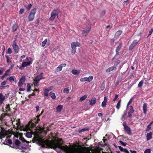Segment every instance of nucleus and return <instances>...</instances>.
Wrapping results in <instances>:
<instances>
[{
	"label": "nucleus",
	"mask_w": 153,
	"mask_h": 153,
	"mask_svg": "<svg viewBox=\"0 0 153 153\" xmlns=\"http://www.w3.org/2000/svg\"><path fill=\"white\" fill-rule=\"evenodd\" d=\"M63 141L62 139H57L56 142L53 141L51 142L53 149L58 148L64 151L65 153H88L84 148L82 147H74L71 148L67 146H62Z\"/></svg>",
	"instance_id": "f257e3e1"
},
{
	"label": "nucleus",
	"mask_w": 153,
	"mask_h": 153,
	"mask_svg": "<svg viewBox=\"0 0 153 153\" xmlns=\"http://www.w3.org/2000/svg\"><path fill=\"white\" fill-rule=\"evenodd\" d=\"M40 115L41 114L37 115L36 117V118H35L34 120H30L27 125L26 126V128L29 129L33 128L35 126L36 124L40 120L39 118Z\"/></svg>",
	"instance_id": "f03ea898"
},
{
	"label": "nucleus",
	"mask_w": 153,
	"mask_h": 153,
	"mask_svg": "<svg viewBox=\"0 0 153 153\" xmlns=\"http://www.w3.org/2000/svg\"><path fill=\"white\" fill-rule=\"evenodd\" d=\"M60 13V10L59 9H54L51 12V16L49 18V20L51 21H53L56 17H58V14Z\"/></svg>",
	"instance_id": "7ed1b4c3"
},
{
	"label": "nucleus",
	"mask_w": 153,
	"mask_h": 153,
	"mask_svg": "<svg viewBox=\"0 0 153 153\" xmlns=\"http://www.w3.org/2000/svg\"><path fill=\"white\" fill-rule=\"evenodd\" d=\"M81 44L78 42H73L71 44V53L72 55L74 54L76 52V47H80Z\"/></svg>",
	"instance_id": "20e7f679"
},
{
	"label": "nucleus",
	"mask_w": 153,
	"mask_h": 153,
	"mask_svg": "<svg viewBox=\"0 0 153 153\" xmlns=\"http://www.w3.org/2000/svg\"><path fill=\"white\" fill-rule=\"evenodd\" d=\"M43 74L42 73H41L40 75L37 76L35 77L33 79L34 84L35 86H38V83L39 81L41 79H44L45 78L43 76H42V74Z\"/></svg>",
	"instance_id": "39448f33"
},
{
	"label": "nucleus",
	"mask_w": 153,
	"mask_h": 153,
	"mask_svg": "<svg viewBox=\"0 0 153 153\" xmlns=\"http://www.w3.org/2000/svg\"><path fill=\"white\" fill-rule=\"evenodd\" d=\"M36 13V9L34 8L32 9L28 16V21L29 22L32 21L35 17V15Z\"/></svg>",
	"instance_id": "423d86ee"
},
{
	"label": "nucleus",
	"mask_w": 153,
	"mask_h": 153,
	"mask_svg": "<svg viewBox=\"0 0 153 153\" xmlns=\"http://www.w3.org/2000/svg\"><path fill=\"white\" fill-rule=\"evenodd\" d=\"M26 80V77L25 76H23L20 79L18 83V85L19 87H22L24 84L26 85L25 82Z\"/></svg>",
	"instance_id": "0eeeda50"
},
{
	"label": "nucleus",
	"mask_w": 153,
	"mask_h": 153,
	"mask_svg": "<svg viewBox=\"0 0 153 153\" xmlns=\"http://www.w3.org/2000/svg\"><path fill=\"white\" fill-rule=\"evenodd\" d=\"M91 29V26L90 25H88L85 27V30L82 31V35L84 36H86L87 34L89 33Z\"/></svg>",
	"instance_id": "6e6552de"
},
{
	"label": "nucleus",
	"mask_w": 153,
	"mask_h": 153,
	"mask_svg": "<svg viewBox=\"0 0 153 153\" xmlns=\"http://www.w3.org/2000/svg\"><path fill=\"white\" fill-rule=\"evenodd\" d=\"M12 47L14 50V52L15 53H18L19 50V48L16 43L15 40L13 42Z\"/></svg>",
	"instance_id": "1a4fd4ad"
},
{
	"label": "nucleus",
	"mask_w": 153,
	"mask_h": 153,
	"mask_svg": "<svg viewBox=\"0 0 153 153\" xmlns=\"http://www.w3.org/2000/svg\"><path fill=\"white\" fill-rule=\"evenodd\" d=\"M20 143V142L18 139L16 140L14 143L13 142L12 145L10 146V147L16 149H19V145Z\"/></svg>",
	"instance_id": "9d476101"
},
{
	"label": "nucleus",
	"mask_w": 153,
	"mask_h": 153,
	"mask_svg": "<svg viewBox=\"0 0 153 153\" xmlns=\"http://www.w3.org/2000/svg\"><path fill=\"white\" fill-rule=\"evenodd\" d=\"M139 42V40L137 39L134 40L129 47V50H132L136 45Z\"/></svg>",
	"instance_id": "9b49d317"
},
{
	"label": "nucleus",
	"mask_w": 153,
	"mask_h": 153,
	"mask_svg": "<svg viewBox=\"0 0 153 153\" xmlns=\"http://www.w3.org/2000/svg\"><path fill=\"white\" fill-rule=\"evenodd\" d=\"M50 145H51V142H50L48 140H43V143L42 144V147L47 148Z\"/></svg>",
	"instance_id": "f8f14e48"
},
{
	"label": "nucleus",
	"mask_w": 153,
	"mask_h": 153,
	"mask_svg": "<svg viewBox=\"0 0 153 153\" xmlns=\"http://www.w3.org/2000/svg\"><path fill=\"white\" fill-rule=\"evenodd\" d=\"M7 133L4 128H1L0 131V138L1 139L2 138L5 137L7 135Z\"/></svg>",
	"instance_id": "ddd939ff"
},
{
	"label": "nucleus",
	"mask_w": 153,
	"mask_h": 153,
	"mask_svg": "<svg viewBox=\"0 0 153 153\" xmlns=\"http://www.w3.org/2000/svg\"><path fill=\"white\" fill-rule=\"evenodd\" d=\"M66 65L65 64H62L59 65L58 67L55 68V72H57L61 71L62 69V67H65Z\"/></svg>",
	"instance_id": "4468645a"
},
{
	"label": "nucleus",
	"mask_w": 153,
	"mask_h": 153,
	"mask_svg": "<svg viewBox=\"0 0 153 153\" xmlns=\"http://www.w3.org/2000/svg\"><path fill=\"white\" fill-rule=\"evenodd\" d=\"M143 109L144 114L146 115L147 111V103H145L143 104Z\"/></svg>",
	"instance_id": "2eb2a0df"
},
{
	"label": "nucleus",
	"mask_w": 153,
	"mask_h": 153,
	"mask_svg": "<svg viewBox=\"0 0 153 153\" xmlns=\"http://www.w3.org/2000/svg\"><path fill=\"white\" fill-rule=\"evenodd\" d=\"M122 43H120L119 45L117 47L116 49V55H118L119 54V51L122 47Z\"/></svg>",
	"instance_id": "dca6fc26"
},
{
	"label": "nucleus",
	"mask_w": 153,
	"mask_h": 153,
	"mask_svg": "<svg viewBox=\"0 0 153 153\" xmlns=\"http://www.w3.org/2000/svg\"><path fill=\"white\" fill-rule=\"evenodd\" d=\"M130 109L128 113V117H131L132 115V114L134 112V110L133 107L131 105L130 106Z\"/></svg>",
	"instance_id": "f3484780"
},
{
	"label": "nucleus",
	"mask_w": 153,
	"mask_h": 153,
	"mask_svg": "<svg viewBox=\"0 0 153 153\" xmlns=\"http://www.w3.org/2000/svg\"><path fill=\"white\" fill-rule=\"evenodd\" d=\"M32 63L30 61L24 62L22 64V67L24 68L30 65Z\"/></svg>",
	"instance_id": "a211bd4d"
},
{
	"label": "nucleus",
	"mask_w": 153,
	"mask_h": 153,
	"mask_svg": "<svg viewBox=\"0 0 153 153\" xmlns=\"http://www.w3.org/2000/svg\"><path fill=\"white\" fill-rule=\"evenodd\" d=\"M89 104L91 105H93L97 101V99L95 97L89 100Z\"/></svg>",
	"instance_id": "6ab92c4d"
},
{
	"label": "nucleus",
	"mask_w": 153,
	"mask_h": 153,
	"mask_svg": "<svg viewBox=\"0 0 153 153\" xmlns=\"http://www.w3.org/2000/svg\"><path fill=\"white\" fill-rule=\"evenodd\" d=\"M7 80H8L10 82H13L15 81L16 82V79L14 76H11L7 78Z\"/></svg>",
	"instance_id": "aec40b11"
},
{
	"label": "nucleus",
	"mask_w": 153,
	"mask_h": 153,
	"mask_svg": "<svg viewBox=\"0 0 153 153\" xmlns=\"http://www.w3.org/2000/svg\"><path fill=\"white\" fill-rule=\"evenodd\" d=\"M122 31L121 30H119L115 33L114 37L117 39L119 38L120 35L122 33Z\"/></svg>",
	"instance_id": "412c9836"
},
{
	"label": "nucleus",
	"mask_w": 153,
	"mask_h": 153,
	"mask_svg": "<svg viewBox=\"0 0 153 153\" xmlns=\"http://www.w3.org/2000/svg\"><path fill=\"white\" fill-rule=\"evenodd\" d=\"M126 132L129 135H131V132L130 128L128 126H126L124 129Z\"/></svg>",
	"instance_id": "4be33fe9"
},
{
	"label": "nucleus",
	"mask_w": 153,
	"mask_h": 153,
	"mask_svg": "<svg viewBox=\"0 0 153 153\" xmlns=\"http://www.w3.org/2000/svg\"><path fill=\"white\" fill-rule=\"evenodd\" d=\"M117 68L115 66H112L107 69L106 70V72L107 73L113 70H116Z\"/></svg>",
	"instance_id": "5701e85b"
},
{
	"label": "nucleus",
	"mask_w": 153,
	"mask_h": 153,
	"mask_svg": "<svg viewBox=\"0 0 153 153\" xmlns=\"http://www.w3.org/2000/svg\"><path fill=\"white\" fill-rule=\"evenodd\" d=\"M72 73L75 75H78L80 73V71L79 70H76L73 69L71 71Z\"/></svg>",
	"instance_id": "b1692460"
},
{
	"label": "nucleus",
	"mask_w": 153,
	"mask_h": 153,
	"mask_svg": "<svg viewBox=\"0 0 153 153\" xmlns=\"http://www.w3.org/2000/svg\"><path fill=\"white\" fill-rule=\"evenodd\" d=\"M5 99V97L4 96L2 93H0V103H2Z\"/></svg>",
	"instance_id": "393cba45"
},
{
	"label": "nucleus",
	"mask_w": 153,
	"mask_h": 153,
	"mask_svg": "<svg viewBox=\"0 0 153 153\" xmlns=\"http://www.w3.org/2000/svg\"><path fill=\"white\" fill-rule=\"evenodd\" d=\"M152 133L150 132L147 134L146 135V139L147 140H149L152 138Z\"/></svg>",
	"instance_id": "a878e982"
},
{
	"label": "nucleus",
	"mask_w": 153,
	"mask_h": 153,
	"mask_svg": "<svg viewBox=\"0 0 153 153\" xmlns=\"http://www.w3.org/2000/svg\"><path fill=\"white\" fill-rule=\"evenodd\" d=\"M5 57L7 59V63H11L12 61L11 60L12 59V57H10L8 55H5Z\"/></svg>",
	"instance_id": "bb28decb"
},
{
	"label": "nucleus",
	"mask_w": 153,
	"mask_h": 153,
	"mask_svg": "<svg viewBox=\"0 0 153 153\" xmlns=\"http://www.w3.org/2000/svg\"><path fill=\"white\" fill-rule=\"evenodd\" d=\"M18 28V25L16 24H14L12 26V30L13 32L16 31Z\"/></svg>",
	"instance_id": "cd10ccee"
},
{
	"label": "nucleus",
	"mask_w": 153,
	"mask_h": 153,
	"mask_svg": "<svg viewBox=\"0 0 153 153\" xmlns=\"http://www.w3.org/2000/svg\"><path fill=\"white\" fill-rule=\"evenodd\" d=\"M63 105H58L56 108V109L57 111L60 112L62 109L63 108Z\"/></svg>",
	"instance_id": "c85d7f7f"
},
{
	"label": "nucleus",
	"mask_w": 153,
	"mask_h": 153,
	"mask_svg": "<svg viewBox=\"0 0 153 153\" xmlns=\"http://www.w3.org/2000/svg\"><path fill=\"white\" fill-rule=\"evenodd\" d=\"M50 95L52 99L55 100L56 98V96H55L54 93L52 92H50Z\"/></svg>",
	"instance_id": "c756f323"
},
{
	"label": "nucleus",
	"mask_w": 153,
	"mask_h": 153,
	"mask_svg": "<svg viewBox=\"0 0 153 153\" xmlns=\"http://www.w3.org/2000/svg\"><path fill=\"white\" fill-rule=\"evenodd\" d=\"M93 77L92 76H90L88 77H86V81L90 82L93 79Z\"/></svg>",
	"instance_id": "7c9ffc66"
},
{
	"label": "nucleus",
	"mask_w": 153,
	"mask_h": 153,
	"mask_svg": "<svg viewBox=\"0 0 153 153\" xmlns=\"http://www.w3.org/2000/svg\"><path fill=\"white\" fill-rule=\"evenodd\" d=\"M87 95L85 94L82 97H81L79 99V101H83L85 100L87 97Z\"/></svg>",
	"instance_id": "2f4dec72"
},
{
	"label": "nucleus",
	"mask_w": 153,
	"mask_h": 153,
	"mask_svg": "<svg viewBox=\"0 0 153 153\" xmlns=\"http://www.w3.org/2000/svg\"><path fill=\"white\" fill-rule=\"evenodd\" d=\"M121 102V100H120L118 101L116 105V108L118 110L119 109L120 107Z\"/></svg>",
	"instance_id": "473e14b6"
},
{
	"label": "nucleus",
	"mask_w": 153,
	"mask_h": 153,
	"mask_svg": "<svg viewBox=\"0 0 153 153\" xmlns=\"http://www.w3.org/2000/svg\"><path fill=\"white\" fill-rule=\"evenodd\" d=\"M89 130L88 128H83L81 130H78V131L79 133H81L82 132H84L85 131H88Z\"/></svg>",
	"instance_id": "72a5a7b5"
},
{
	"label": "nucleus",
	"mask_w": 153,
	"mask_h": 153,
	"mask_svg": "<svg viewBox=\"0 0 153 153\" xmlns=\"http://www.w3.org/2000/svg\"><path fill=\"white\" fill-rule=\"evenodd\" d=\"M32 134L30 132H27L26 134V136L28 138H30L32 136Z\"/></svg>",
	"instance_id": "f704fd0d"
},
{
	"label": "nucleus",
	"mask_w": 153,
	"mask_h": 153,
	"mask_svg": "<svg viewBox=\"0 0 153 153\" xmlns=\"http://www.w3.org/2000/svg\"><path fill=\"white\" fill-rule=\"evenodd\" d=\"M143 82L144 81L143 80H141L140 81L138 85V87L139 88L141 87L143 85Z\"/></svg>",
	"instance_id": "c9c22d12"
},
{
	"label": "nucleus",
	"mask_w": 153,
	"mask_h": 153,
	"mask_svg": "<svg viewBox=\"0 0 153 153\" xmlns=\"http://www.w3.org/2000/svg\"><path fill=\"white\" fill-rule=\"evenodd\" d=\"M106 13V11L105 10H102L100 14V17H103L105 15Z\"/></svg>",
	"instance_id": "e433bc0d"
},
{
	"label": "nucleus",
	"mask_w": 153,
	"mask_h": 153,
	"mask_svg": "<svg viewBox=\"0 0 153 153\" xmlns=\"http://www.w3.org/2000/svg\"><path fill=\"white\" fill-rule=\"evenodd\" d=\"M25 6L27 10H29L30 9L32 5L31 4H29L28 5L26 4L25 5Z\"/></svg>",
	"instance_id": "4c0bfd02"
},
{
	"label": "nucleus",
	"mask_w": 153,
	"mask_h": 153,
	"mask_svg": "<svg viewBox=\"0 0 153 153\" xmlns=\"http://www.w3.org/2000/svg\"><path fill=\"white\" fill-rule=\"evenodd\" d=\"M31 88V85L29 83H27V92H30V89Z\"/></svg>",
	"instance_id": "58836bf2"
},
{
	"label": "nucleus",
	"mask_w": 153,
	"mask_h": 153,
	"mask_svg": "<svg viewBox=\"0 0 153 153\" xmlns=\"http://www.w3.org/2000/svg\"><path fill=\"white\" fill-rule=\"evenodd\" d=\"M6 111L5 112H8L10 111V105L9 104H8L6 105Z\"/></svg>",
	"instance_id": "ea45409f"
},
{
	"label": "nucleus",
	"mask_w": 153,
	"mask_h": 153,
	"mask_svg": "<svg viewBox=\"0 0 153 153\" xmlns=\"http://www.w3.org/2000/svg\"><path fill=\"white\" fill-rule=\"evenodd\" d=\"M44 95L48 97V95L49 92L47 90V89H45L44 90Z\"/></svg>",
	"instance_id": "a19ab883"
},
{
	"label": "nucleus",
	"mask_w": 153,
	"mask_h": 153,
	"mask_svg": "<svg viewBox=\"0 0 153 153\" xmlns=\"http://www.w3.org/2000/svg\"><path fill=\"white\" fill-rule=\"evenodd\" d=\"M47 42V39H45L42 42V47H44L45 45Z\"/></svg>",
	"instance_id": "79ce46f5"
},
{
	"label": "nucleus",
	"mask_w": 153,
	"mask_h": 153,
	"mask_svg": "<svg viewBox=\"0 0 153 153\" xmlns=\"http://www.w3.org/2000/svg\"><path fill=\"white\" fill-rule=\"evenodd\" d=\"M117 39L114 37L113 39H111L110 41V43L112 45L113 44L114 42V41Z\"/></svg>",
	"instance_id": "37998d69"
},
{
	"label": "nucleus",
	"mask_w": 153,
	"mask_h": 153,
	"mask_svg": "<svg viewBox=\"0 0 153 153\" xmlns=\"http://www.w3.org/2000/svg\"><path fill=\"white\" fill-rule=\"evenodd\" d=\"M63 92L64 93L68 94L69 92V90L67 88H65L64 89Z\"/></svg>",
	"instance_id": "c03bdc74"
},
{
	"label": "nucleus",
	"mask_w": 153,
	"mask_h": 153,
	"mask_svg": "<svg viewBox=\"0 0 153 153\" xmlns=\"http://www.w3.org/2000/svg\"><path fill=\"white\" fill-rule=\"evenodd\" d=\"M53 86H51L50 87L48 88H47L45 89H47V90L48 91V92L49 91H51L52 90V89L53 88Z\"/></svg>",
	"instance_id": "a18cd8bd"
},
{
	"label": "nucleus",
	"mask_w": 153,
	"mask_h": 153,
	"mask_svg": "<svg viewBox=\"0 0 153 153\" xmlns=\"http://www.w3.org/2000/svg\"><path fill=\"white\" fill-rule=\"evenodd\" d=\"M133 100V98H131L130 100H129V101L128 102V103H127V107H128V106L129 105L131 104V103L132 102V100Z\"/></svg>",
	"instance_id": "49530a36"
},
{
	"label": "nucleus",
	"mask_w": 153,
	"mask_h": 153,
	"mask_svg": "<svg viewBox=\"0 0 153 153\" xmlns=\"http://www.w3.org/2000/svg\"><path fill=\"white\" fill-rule=\"evenodd\" d=\"M12 53V51L11 50V49L10 48H8L7 49V51L6 52L7 53V54H11Z\"/></svg>",
	"instance_id": "de8ad7c7"
},
{
	"label": "nucleus",
	"mask_w": 153,
	"mask_h": 153,
	"mask_svg": "<svg viewBox=\"0 0 153 153\" xmlns=\"http://www.w3.org/2000/svg\"><path fill=\"white\" fill-rule=\"evenodd\" d=\"M120 142L121 143V145L123 146H125L127 144L126 143H125L121 140L120 141Z\"/></svg>",
	"instance_id": "09e8293b"
},
{
	"label": "nucleus",
	"mask_w": 153,
	"mask_h": 153,
	"mask_svg": "<svg viewBox=\"0 0 153 153\" xmlns=\"http://www.w3.org/2000/svg\"><path fill=\"white\" fill-rule=\"evenodd\" d=\"M106 102L103 101L102 102L101 106L102 108L105 107L106 106Z\"/></svg>",
	"instance_id": "8fccbe9b"
},
{
	"label": "nucleus",
	"mask_w": 153,
	"mask_h": 153,
	"mask_svg": "<svg viewBox=\"0 0 153 153\" xmlns=\"http://www.w3.org/2000/svg\"><path fill=\"white\" fill-rule=\"evenodd\" d=\"M151 150L150 149H147L145 150L144 153H151Z\"/></svg>",
	"instance_id": "3c124183"
},
{
	"label": "nucleus",
	"mask_w": 153,
	"mask_h": 153,
	"mask_svg": "<svg viewBox=\"0 0 153 153\" xmlns=\"http://www.w3.org/2000/svg\"><path fill=\"white\" fill-rule=\"evenodd\" d=\"M118 147L120 150L121 151V152H123L124 150L125 149L123 148V147H122L120 146H118Z\"/></svg>",
	"instance_id": "603ef678"
},
{
	"label": "nucleus",
	"mask_w": 153,
	"mask_h": 153,
	"mask_svg": "<svg viewBox=\"0 0 153 153\" xmlns=\"http://www.w3.org/2000/svg\"><path fill=\"white\" fill-rule=\"evenodd\" d=\"M80 81L81 82L86 81V77H84L81 78L80 79Z\"/></svg>",
	"instance_id": "864d4df0"
},
{
	"label": "nucleus",
	"mask_w": 153,
	"mask_h": 153,
	"mask_svg": "<svg viewBox=\"0 0 153 153\" xmlns=\"http://www.w3.org/2000/svg\"><path fill=\"white\" fill-rule=\"evenodd\" d=\"M151 129V126L149 125H148L147 127V128L146 129V131H148L150 130Z\"/></svg>",
	"instance_id": "5fc2aeb1"
},
{
	"label": "nucleus",
	"mask_w": 153,
	"mask_h": 153,
	"mask_svg": "<svg viewBox=\"0 0 153 153\" xmlns=\"http://www.w3.org/2000/svg\"><path fill=\"white\" fill-rule=\"evenodd\" d=\"M7 142L10 144L11 145H12V144H13V143H12V142L11 140L10 139H8L7 140Z\"/></svg>",
	"instance_id": "6e6d98bb"
},
{
	"label": "nucleus",
	"mask_w": 153,
	"mask_h": 153,
	"mask_svg": "<svg viewBox=\"0 0 153 153\" xmlns=\"http://www.w3.org/2000/svg\"><path fill=\"white\" fill-rule=\"evenodd\" d=\"M20 121L19 119H18L17 123H16V125L18 126H20Z\"/></svg>",
	"instance_id": "4d7b16f0"
},
{
	"label": "nucleus",
	"mask_w": 153,
	"mask_h": 153,
	"mask_svg": "<svg viewBox=\"0 0 153 153\" xmlns=\"http://www.w3.org/2000/svg\"><path fill=\"white\" fill-rule=\"evenodd\" d=\"M153 32V28H152L151 29V30L149 32L148 36H149L151 35L152 34Z\"/></svg>",
	"instance_id": "13d9d810"
},
{
	"label": "nucleus",
	"mask_w": 153,
	"mask_h": 153,
	"mask_svg": "<svg viewBox=\"0 0 153 153\" xmlns=\"http://www.w3.org/2000/svg\"><path fill=\"white\" fill-rule=\"evenodd\" d=\"M118 95L116 94L115 96V98L113 99V101H115L118 98Z\"/></svg>",
	"instance_id": "bf43d9fd"
},
{
	"label": "nucleus",
	"mask_w": 153,
	"mask_h": 153,
	"mask_svg": "<svg viewBox=\"0 0 153 153\" xmlns=\"http://www.w3.org/2000/svg\"><path fill=\"white\" fill-rule=\"evenodd\" d=\"M24 11V9H21L19 10V13L20 14H22Z\"/></svg>",
	"instance_id": "052dcab7"
},
{
	"label": "nucleus",
	"mask_w": 153,
	"mask_h": 153,
	"mask_svg": "<svg viewBox=\"0 0 153 153\" xmlns=\"http://www.w3.org/2000/svg\"><path fill=\"white\" fill-rule=\"evenodd\" d=\"M129 3V1L128 0H127L126 1H124L123 2L124 4H126V5H127Z\"/></svg>",
	"instance_id": "680f3d73"
},
{
	"label": "nucleus",
	"mask_w": 153,
	"mask_h": 153,
	"mask_svg": "<svg viewBox=\"0 0 153 153\" xmlns=\"http://www.w3.org/2000/svg\"><path fill=\"white\" fill-rule=\"evenodd\" d=\"M25 88H20L19 89V90L20 91H25Z\"/></svg>",
	"instance_id": "e2e57ef3"
},
{
	"label": "nucleus",
	"mask_w": 153,
	"mask_h": 153,
	"mask_svg": "<svg viewBox=\"0 0 153 153\" xmlns=\"http://www.w3.org/2000/svg\"><path fill=\"white\" fill-rule=\"evenodd\" d=\"M7 84V82H6L5 81H4L3 82L1 83V87L2 86H3L4 85H6Z\"/></svg>",
	"instance_id": "0e129e2a"
},
{
	"label": "nucleus",
	"mask_w": 153,
	"mask_h": 153,
	"mask_svg": "<svg viewBox=\"0 0 153 153\" xmlns=\"http://www.w3.org/2000/svg\"><path fill=\"white\" fill-rule=\"evenodd\" d=\"M35 94L34 93V92H33V93H32V94H30V95H29L28 96V97L29 98H30L31 96H35Z\"/></svg>",
	"instance_id": "69168bd1"
},
{
	"label": "nucleus",
	"mask_w": 153,
	"mask_h": 153,
	"mask_svg": "<svg viewBox=\"0 0 153 153\" xmlns=\"http://www.w3.org/2000/svg\"><path fill=\"white\" fill-rule=\"evenodd\" d=\"M108 100V99L107 98L105 97V96L104 97V100L103 101V102H106L107 103V101Z\"/></svg>",
	"instance_id": "338daca9"
},
{
	"label": "nucleus",
	"mask_w": 153,
	"mask_h": 153,
	"mask_svg": "<svg viewBox=\"0 0 153 153\" xmlns=\"http://www.w3.org/2000/svg\"><path fill=\"white\" fill-rule=\"evenodd\" d=\"M123 152H124L125 153H129V152L126 149H125Z\"/></svg>",
	"instance_id": "774afa93"
}]
</instances>
